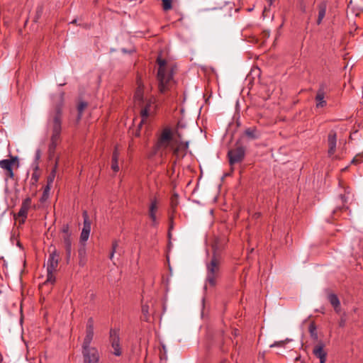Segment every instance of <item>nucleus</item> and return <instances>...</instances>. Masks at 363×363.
Masks as SVG:
<instances>
[{
	"instance_id": "obj_1",
	"label": "nucleus",
	"mask_w": 363,
	"mask_h": 363,
	"mask_svg": "<svg viewBox=\"0 0 363 363\" xmlns=\"http://www.w3.org/2000/svg\"><path fill=\"white\" fill-rule=\"evenodd\" d=\"M189 147V142L183 140L176 125H165L160 129V155L169 153L179 160L186 155Z\"/></svg>"
},
{
	"instance_id": "obj_2",
	"label": "nucleus",
	"mask_w": 363,
	"mask_h": 363,
	"mask_svg": "<svg viewBox=\"0 0 363 363\" xmlns=\"http://www.w3.org/2000/svg\"><path fill=\"white\" fill-rule=\"evenodd\" d=\"M65 93L62 92L58 96V104L55 106L54 114L48 121V127L51 131L50 142L48 146L49 157L54 156L55 150L61 140L62 132V109L64 103Z\"/></svg>"
},
{
	"instance_id": "obj_3",
	"label": "nucleus",
	"mask_w": 363,
	"mask_h": 363,
	"mask_svg": "<svg viewBox=\"0 0 363 363\" xmlns=\"http://www.w3.org/2000/svg\"><path fill=\"white\" fill-rule=\"evenodd\" d=\"M160 92L172 90L175 86L173 74L176 69V65L172 60H167L160 57Z\"/></svg>"
},
{
	"instance_id": "obj_4",
	"label": "nucleus",
	"mask_w": 363,
	"mask_h": 363,
	"mask_svg": "<svg viewBox=\"0 0 363 363\" xmlns=\"http://www.w3.org/2000/svg\"><path fill=\"white\" fill-rule=\"evenodd\" d=\"M49 252L50 255L47 261V278L41 285V288L47 286H52L55 282L54 273L56 272L59 264L60 252L52 245L50 246Z\"/></svg>"
},
{
	"instance_id": "obj_5",
	"label": "nucleus",
	"mask_w": 363,
	"mask_h": 363,
	"mask_svg": "<svg viewBox=\"0 0 363 363\" xmlns=\"http://www.w3.org/2000/svg\"><path fill=\"white\" fill-rule=\"evenodd\" d=\"M220 259L216 255H213L209 263L206 265V285L211 286H216L217 279L220 275Z\"/></svg>"
},
{
	"instance_id": "obj_6",
	"label": "nucleus",
	"mask_w": 363,
	"mask_h": 363,
	"mask_svg": "<svg viewBox=\"0 0 363 363\" xmlns=\"http://www.w3.org/2000/svg\"><path fill=\"white\" fill-rule=\"evenodd\" d=\"M94 336V320L92 317L88 318L86 323L85 335L82 344V350L93 349L95 347L91 346V342Z\"/></svg>"
},
{
	"instance_id": "obj_7",
	"label": "nucleus",
	"mask_w": 363,
	"mask_h": 363,
	"mask_svg": "<svg viewBox=\"0 0 363 363\" xmlns=\"http://www.w3.org/2000/svg\"><path fill=\"white\" fill-rule=\"evenodd\" d=\"M245 155V148L242 145H236V146L228 152V157L230 165L242 162Z\"/></svg>"
},
{
	"instance_id": "obj_8",
	"label": "nucleus",
	"mask_w": 363,
	"mask_h": 363,
	"mask_svg": "<svg viewBox=\"0 0 363 363\" xmlns=\"http://www.w3.org/2000/svg\"><path fill=\"white\" fill-rule=\"evenodd\" d=\"M159 152V137L157 135L155 138L154 143L152 147L147 149L146 151V159L149 166L157 165Z\"/></svg>"
},
{
	"instance_id": "obj_9",
	"label": "nucleus",
	"mask_w": 363,
	"mask_h": 363,
	"mask_svg": "<svg viewBox=\"0 0 363 363\" xmlns=\"http://www.w3.org/2000/svg\"><path fill=\"white\" fill-rule=\"evenodd\" d=\"M109 341L113 349V354L116 356L121 355V348L120 345L119 329L111 328L109 332Z\"/></svg>"
},
{
	"instance_id": "obj_10",
	"label": "nucleus",
	"mask_w": 363,
	"mask_h": 363,
	"mask_svg": "<svg viewBox=\"0 0 363 363\" xmlns=\"http://www.w3.org/2000/svg\"><path fill=\"white\" fill-rule=\"evenodd\" d=\"M83 363H99L100 354L97 348L82 350Z\"/></svg>"
},
{
	"instance_id": "obj_11",
	"label": "nucleus",
	"mask_w": 363,
	"mask_h": 363,
	"mask_svg": "<svg viewBox=\"0 0 363 363\" xmlns=\"http://www.w3.org/2000/svg\"><path fill=\"white\" fill-rule=\"evenodd\" d=\"M32 200L30 197L26 198L22 203L21 208L18 213V216L21 218L20 223H24L28 216V210L30 208Z\"/></svg>"
},
{
	"instance_id": "obj_12",
	"label": "nucleus",
	"mask_w": 363,
	"mask_h": 363,
	"mask_svg": "<svg viewBox=\"0 0 363 363\" xmlns=\"http://www.w3.org/2000/svg\"><path fill=\"white\" fill-rule=\"evenodd\" d=\"M150 304L151 307L147 303L143 304L142 306L143 320L146 322H151L157 318L152 303H150Z\"/></svg>"
},
{
	"instance_id": "obj_13",
	"label": "nucleus",
	"mask_w": 363,
	"mask_h": 363,
	"mask_svg": "<svg viewBox=\"0 0 363 363\" xmlns=\"http://www.w3.org/2000/svg\"><path fill=\"white\" fill-rule=\"evenodd\" d=\"M61 239L62 240L64 248L65 250V255H66V261L67 263H69L72 251V236H61Z\"/></svg>"
},
{
	"instance_id": "obj_14",
	"label": "nucleus",
	"mask_w": 363,
	"mask_h": 363,
	"mask_svg": "<svg viewBox=\"0 0 363 363\" xmlns=\"http://www.w3.org/2000/svg\"><path fill=\"white\" fill-rule=\"evenodd\" d=\"M328 155L332 156L335 152L337 143V134L335 131L330 130L328 136Z\"/></svg>"
},
{
	"instance_id": "obj_15",
	"label": "nucleus",
	"mask_w": 363,
	"mask_h": 363,
	"mask_svg": "<svg viewBox=\"0 0 363 363\" xmlns=\"http://www.w3.org/2000/svg\"><path fill=\"white\" fill-rule=\"evenodd\" d=\"M313 354L320 359V363H325L327 353L324 350V345L319 343L313 350Z\"/></svg>"
},
{
	"instance_id": "obj_16",
	"label": "nucleus",
	"mask_w": 363,
	"mask_h": 363,
	"mask_svg": "<svg viewBox=\"0 0 363 363\" xmlns=\"http://www.w3.org/2000/svg\"><path fill=\"white\" fill-rule=\"evenodd\" d=\"M13 164V160H0V167L6 171V175L10 178H13L14 174L12 166Z\"/></svg>"
},
{
	"instance_id": "obj_17",
	"label": "nucleus",
	"mask_w": 363,
	"mask_h": 363,
	"mask_svg": "<svg viewBox=\"0 0 363 363\" xmlns=\"http://www.w3.org/2000/svg\"><path fill=\"white\" fill-rule=\"evenodd\" d=\"M158 211V201L156 198L151 201L149 209V216L154 225L157 224V213Z\"/></svg>"
},
{
	"instance_id": "obj_18",
	"label": "nucleus",
	"mask_w": 363,
	"mask_h": 363,
	"mask_svg": "<svg viewBox=\"0 0 363 363\" xmlns=\"http://www.w3.org/2000/svg\"><path fill=\"white\" fill-rule=\"evenodd\" d=\"M120 152L118 149V146H116L112 155L111 159V169L113 172H117L119 171L118 166V158H119Z\"/></svg>"
},
{
	"instance_id": "obj_19",
	"label": "nucleus",
	"mask_w": 363,
	"mask_h": 363,
	"mask_svg": "<svg viewBox=\"0 0 363 363\" xmlns=\"http://www.w3.org/2000/svg\"><path fill=\"white\" fill-rule=\"evenodd\" d=\"M152 111V107L150 103L147 104L145 108L141 110L140 113L142 119L141 121L140 122L139 128L141 127L142 123H143L145 121L148 116L151 114Z\"/></svg>"
},
{
	"instance_id": "obj_20",
	"label": "nucleus",
	"mask_w": 363,
	"mask_h": 363,
	"mask_svg": "<svg viewBox=\"0 0 363 363\" xmlns=\"http://www.w3.org/2000/svg\"><path fill=\"white\" fill-rule=\"evenodd\" d=\"M325 93L323 89H320L315 96V100L317 101L316 107L322 108L326 105V101L324 100Z\"/></svg>"
},
{
	"instance_id": "obj_21",
	"label": "nucleus",
	"mask_w": 363,
	"mask_h": 363,
	"mask_svg": "<svg viewBox=\"0 0 363 363\" xmlns=\"http://www.w3.org/2000/svg\"><path fill=\"white\" fill-rule=\"evenodd\" d=\"M33 172L31 175L30 178V184L35 186L39 180L40 172L39 169V165L35 164L34 167H33Z\"/></svg>"
},
{
	"instance_id": "obj_22",
	"label": "nucleus",
	"mask_w": 363,
	"mask_h": 363,
	"mask_svg": "<svg viewBox=\"0 0 363 363\" xmlns=\"http://www.w3.org/2000/svg\"><path fill=\"white\" fill-rule=\"evenodd\" d=\"M328 300L337 313L340 311V303L338 297L333 294L328 296Z\"/></svg>"
},
{
	"instance_id": "obj_23",
	"label": "nucleus",
	"mask_w": 363,
	"mask_h": 363,
	"mask_svg": "<svg viewBox=\"0 0 363 363\" xmlns=\"http://www.w3.org/2000/svg\"><path fill=\"white\" fill-rule=\"evenodd\" d=\"M327 5L325 2H322L318 5V17L317 19V23L319 25L321 23L324 18L326 13Z\"/></svg>"
},
{
	"instance_id": "obj_24",
	"label": "nucleus",
	"mask_w": 363,
	"mask_h": 363,
	"mask_svg": "<svg viewBox=\"0 0 363 363\" xmlns=\"http://www.w3.org/2000/svg\"><path fill=\"white\" fill-rule=\"evenodd\" d=\"M57 165H58V158L56 160L54 167L52 168L51 172L50 173L49 176L48 177L47 184L49 186H51L54 182V179L56 176Z\"/></svg>"
},
{
	"instance_id": "obj_25",
	"label": "nucleus",
	"mask_w": 363,
	"mask_h": 363,
	"mask_svg": "<svg viewBox=\"0 0 363 363\" xmlns=\"http://www.w3.org/2000/svg\"><path fill=\"white\" fill-rule=\"evenodd\" d=\"M138 87L135 92L134 100H135V101L140 103V101H143V89H142L140 84H139V81H138Z\"/></svg>"
},
{
	"instance_id": "obj_26",
	"label": "nucleus",
	"mask_w": 363,
	"mask_h": 363,
	"mask_svg": "<svg viewBox=\"0 0 363 363\" xmlns=\"http://www.w3.org/2000/svg\"><path fill=\"white\" fill-rule=\"evenodd\" d=\"M87 103L85 101H81L79 103L77 106L78 110V119H80L82 116L84 110L86 108Z\"/></svg>"
},
{
	"instance_id": "obj_27",
	"label": "nucleus",
	"mask_w": 363,
	"mask_h": 363,
	"mask_svg": "<svg viewBox=\"0 0 363 363\" xmlns=\"http://www.w3.org/2000/svg\"><path fill=\"white\" fill-rule=\"evenodd\" d=\"M60 233L62 234L61 236H72V233L69 230V224H63L61 229H60Z\"/></svg>"
},
{
	"instance_id": "obj_28",
	"label": "nucleus",
	"mask_w": 363,
	"mask_h": 363,
	"mask_svg": "<svg viewBox=\"0 0 363 363\" xmlns=\"http://www.w3.org/2000/svg\"><path fill=\"white\" fill-rule=\"evenodd\" d=\"M245 133L247 137H249L252 139H255L257 138V131H256L255 128H247L245 130Z\"/></svg>"
},
{
	"instance_id": "obj_29",
	"label": "nucleus",
	"mask_w": 363,
	"mask_h": 363,
	"mask_svg": "<svg viewBox=\"0 0 363 363\" xmlns=\"http://www.w3.org/2000/svg\"><path fill=\"white\" fill-rule=\"evenodd\" d=\"M89 235H90V232L86 231L85 230H82L81 235H80V242H86L89 239Z\"/></svg>"
},
{
	"instance_id": "obj_30",
	"label": "nucleus",
	"mask_w": 363,
	"mask_h": 363,
	"mask_svg": "<svg viewBox=\"0 0 363 363\" xmlns=\"http://www.w3.org/2000/svg\"><path fill=\"white\" fill-rule=\"evenodd\" d=\"M162 8L164 11H168L172 9V0H162Z\"/></svg>"
},
{
	"instance_id": "obj_31",
	"label": "nucleus",
	"mask_w": 363,
	"mask_h": 363,
	"mask_svg": "<svg viewBox=\"0 0 363 363\" xmlns=\"http://www.w3.org/2000/svg\"><path fill=\"white\" fill-rule=\"evenodd\" d=\"M363 161V152L357 154L352 160V163L357 164L361 163Z\"/></svg>"
},
{
	"instance_id": "obj_32",
	"label": "nucleus",
	"mask_w": 363,
	"mask_h": 363,
	"mask_svg": "<svg viewBox=\"0 0 363 363\" xmlns=\"http://www.w3.org/2000/svg\"><path fill=\"white\" fill-rule=\"evenodd\" d=\"M84 218L83 225H91V221L86 211H84L82 213Z\"/></svg>"
},
{
	"instance_id": "obj_33",
	"label": "nucleus",
	"mask_w": 363,
	"mask_h": 363,
	"mask_svg": "<svg viewBox=\"0 0 363 363\" xmlns=\"http://www.w3.org/2000/svg\"><path fill=\"white\" fill-rule=\"evenodd\" d=\"M40 157H41V152H40V150L38 149L36 151H35V160H34V162L33 163V167L35 166V164H38L39 165V160L40 159Z\"/></svg>"
},
{
	"instance_id": "obj_34",
	"label": "nucleus",
	"mask_w": 363,
	"mask_h": 363,
	"mask_svg": "<svg viewBox=\"0 0 363 363\" xmlns=\"http://www.w3.org/2000/svg\"><path fill=\"white\" fill-rule=\"evenodd\" d=\"M50 188H51V186H49L48 184L45 186L44 191H43V196H42L43 199H46L48 198Z\"/></svg>"
},
{
	"instance_id": "obj_35",
	"label": "nucleus",
	"mask_w": 363,
	"mask_h": 363,
	"mask_svg": "<svg viewBox=\"0 0 363 363\" xmlns=\"http://www.w3.org/2000/svg\"><path fill=\"white\" fill-rule=\"evenodd\" d=\"M177 203H178V201H177V194H174L172 198H171V205H172V208H174L177 206Z\"/></svg>"
},
{
	"instance_id": "obj_36",
	"label": "nucleus",
	"mask_w": 363,
	"mask_h": 363,
	"mask_svg": "<svg viewBox=\"0 0 363 363\" xmlns=\"http://www.w3.org/2000/svg\"><path fill=\"white\" fill-rule=\"evenodd\" d=\"M284 341H279V342H274V344H272L270 345V347H283L284 345Z\"/></svg>"
},
{
	"instance_id": "obj_37",
	"label": "nucleus",
	"mask_w": 363,
	"mask_h": 363,
	"mask_svg": "<svg viewBox=\"0 0 363 363\" xmlns=\"http://www.w3.org/2000/svg\"><path fill=\"white\" fill-rule=\"evenodd\" d=\"M118 246V242L117 240H114V241H113V242H112V250H111V251H112L113 252H116V249H117Z\"/></svg>"
},
{
	"instance_id": "obj_38",
	"label": "nucleus",
	"mask_w": 363,
	"mask_h": 363,
	"mask_svg": "<svg viewBox=\"0 0 363 363\" xmlns=\"http://www.w3.org/2000/svg\"><path fill=\"white\" fill-rule=\"evenodd\" d=\"M340 199L343 203L347 202V200L348 199V196L347 195H340Z\"/></svg>"
},
{
	"instance_id": "obj_39",
	"label": "nucleus",
	"mask_w": 363,
	"mask_h": 363,
	"mask_svg": "<svg viewBox=\"0 0 363 363\" xmlns=\"http://www.w3.org/2000/svg\"><path fill=\"white\" fill-rule=\"evenodd\" d=\"M309 330H310V332H311V335H313V333H314V331H315V327L314 326V325H313V324H311V325H310V327H309Z\"/></svg>"
},
{
	"instance_id": "obj_40",
	"label": "nucleus",
	"mask_w": 363,
	"mask_h": 363,
	"mask_svg": "<svg viewBox=\"0 0 363 363\" xmlns=\"http://www.w3.org/2000/svg\"><path fill=\"white\" fill-rule=\"evenodd\" d=\"M82 230L91 232V225H83Z\"/></svg>"
},
{
	"instance_id": "obj_41",
	"label": "nucleus",
	"mask_w": 363,
	"mask_h": 363,
	"mask_svg": "<svg viewBox=\"0 0 363 363\" xmlns=\"http://www.w3.org/2000/svg\"><path fill=\"white\" fill-rule=\"evenodd\" d=\"M154 72H155L156 77L159 78V67L158 68L155 67Z\"/></svg>"
},
{
	"instance_id": "obj_42",
	"label": "nucleus",
	"mask_w": 363,
	"mask_h": 363,
	"mask_svg": "<svg viewBox=\"0 0 363 363\" xmlns=\"http://www.w3.org/2000/svg\"><path fill=\"white\" fill-rule=\"evenodd\" d=\"M345 320L344 318H341V320L340 321V326L343 327L345 325Z\"/></svg>"
},
{
	"instance_id": "obj_43",
	"label": "nucleus",
	"mask_w": 363,
	"mask_h": 363,
	"mask_svg": "<svg viewBox=\"0 0 363 363\" xmlns=\"http://www.w3.org/2000/svg\"><path fill=\"white\" fill-rule=\"evenodd\" d=\"M114 254H115V252H113L112 251L111 252L110 255H109L110 259H113V258L114 257Z\"/></svg>"
},
{
	"instance_id": "obj_44",
	"label": "nucleus",
	"mask_w": 363,
	"mask_h": 363,
	"mask_svg": "<svg viewBox=\"0 0 363 363\" xmlns=\"http://www.w3.org/2000/svg\"><path fill=\"white\" fill-rule=\"evenodd\" d=\"M155 63L159 65V55L155 57Z\"/></svg>"
},
{
	"instance_id": "obj_45",
	"label": "nucleus",
	"mask_w": 363,
	"mask_h": 363,
	"mask_svg": "<svg viewBox=\"0 0 363 363\" xmlns=\"http://www.w3.org/2000/svg\"><path fill=\"white\" fill-rule=\"evenodd\" d=\"M162 348H163L164 352V353H165V352H166V347H165V346H164V345H162Z\"/></svg>"
}]
</instances>
